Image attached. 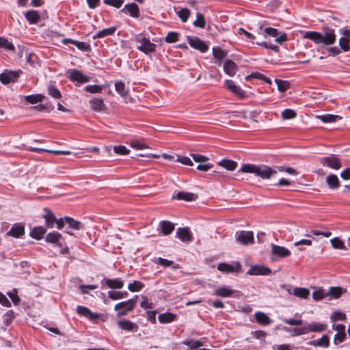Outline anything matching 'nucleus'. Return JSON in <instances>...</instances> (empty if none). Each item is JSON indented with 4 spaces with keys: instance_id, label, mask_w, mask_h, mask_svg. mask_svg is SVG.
I'll return each mask as SVG.
<instances>
[{
    "instance_id": "f257e3e1",
    "label": "nucleus",
    "mask_w": 350,
    "mask_h": 350,
    "mask_svg": "<svg viewBox=\"0 0 350 350\" xmlns=\"http://www.w3.org/2000/svg\"><path fill=\"white\" fill-rule=\"evenodd\" d=\"M304 38L313 41L316 44H322L323 46L332 45L336 41L335 30L329 27H324L323 33L306 31Z\"/></svg>"
},
{
    "instance_id": "ddd939ff",
    "label": "nucleus",
    "mask_w": 350,
    "mask_h": 350,
    "mask_svg": "<svg viewBox=\"0 0 350 350\" xmlns=\"http://www.w3.org/2000/svg\"><path fill=\"white\" fill-rule=\"evenodd\" d=\"M176 237L183 242H190L193 240V235L187 227L178 228Z\"/></svg>"
},
{
    "instance_id": "4d7b16f0",
    "label": "nucleus",
    "mask_w": 350,
    "mask_h": 350,
    "mask_svg": "<svg viewBox=\"0 0 350 350\" xmlns=\"http://www.w3.org/2000/svg\"><path fill=\"white\" fill-rule=\"evenodd\" d=\"M330 243L332 244V246L334 249L343 250L345 248L344 242L342 240H340L338 237L332 239L330 240Z\"/></svg>"
},
{
    "instance_id": "cd10ccee",
    "label": "nucleus",
    "mask_w": 350,
    "mask_h": 350,
    "mask_svg": "<svg viewBox=\"0 0 350 350\" xmlns=\"http://www.w3.org/2000/svg\"><path fill=\"white\" fill-rule=\"evenodd\" d=\"M224 72L230 77H233L237 72V65L232 60H226L224 64Z\"/></svg>"
},
{
    "instance_id": "e433bc0d",
    "label": "nucleus",
    "mask_w": 350,
    "mask_h": 350,
    "mask_svg": "<svg viewBox=\"0 0 350 350\" xmlns=\"http://www.w3.org/2000/svg\"><path fill=\"white\" fill-rule=\"evenodd\" d=\"M218 165L230 171L234 170L237 167V163L236 161L227 159L219 161Z\"/></svg>"
},
{
    "instance_id": "473e14b6",
    "label": "nucleus",
    "mask_w": 350,
    "mask_h": 350,
    "mask_svg": "<svg viewBox=\"0 0 350 350\" xmlns=\"http://www.w3.org/2000/svg\"><path fill=\"white\" fill-rule=\"evenodd\" d=\"M308 327L310 332H321L327 329V325L321 323L311 322L308 323Z\"/></svg>"
},
{
    "instance_id": "3c124183",
    "label": "nucleus",
    "mask_w": 350,
    "mask_h": 350,
    "mask_svg": "<svg viewBox=\"0 0 350 350\" xmlns=\"http://www.w3.org/2000/svg\"><path fill=\"white\" fill-rule=\"evenodd\" d=\"M177 14L182 22L185 23L187 21L191 12L188 8H181L178 12Z\"/></svg>"
},
{
    "instance_id": "a211bd4d",
    "label": "nucleus",
    "mask_w": 350,
    "mask_h": 350,
    "mask_svg": "<svg viewBox=\"0 0 350 350\" xmlns=\"http://www.w3.org/2000/svg\"><path fill=\"white\" fill-rule=\"evenodd\" d=\"M329 344V338L327 335H323L321 338L318 340H310L308 342V345H309L325 349L328 348Z\"/></svg>"
},
{
    "instance_id": "5fc2aeb1",
    "label": "nucleus",
    "mask_w": 350,
    "mask_h": 350,
    "mask_svg": "<svg viewBox=\"0 0 350 350\" xmlns=\"http://www.w3.org/2000/svg\"><path fill=\"white\" fill-rule=\"evenodd\" d=\"M296 111L291 109H286L282 112V118L283 120L293 119L296 117Z\"/></svg>"
},
{
    "instance_id": "4c0bfd02",
    "label": "nucleus",
    "mask_w": 350,
    "mask_h": 350,
    "mask_svg": "<svg viewBox=\"0 0 350 350\" xmlns=\"http://www.w3.org/2000/svg\"><path fill=\"white\" fill-rule=\"evenodd\" d=\"M44 96L42 94H31L25 96V100L29 103L36 104L42 102Z\"/></svg>"
},
{
    "instance_id": "680f3d73",
    "label": "nucleus",
    "mask_w": 350,
    "mask_h": 350,
    "mask_svg": "<svg viewBox=\"0 0 350 350\" xmlns=\"http://www.w3.org/2000/svg\"><path fill=\"white\" fill-rule=\"evenodd\" d=\"M84 90L90 93L96 94V93H100L103 88L100 85H91L85 86Z\"/></svg>"
},
{
    "instance_id": "1a4fd4ad",
    "label": "nucleus",
    "mask_w": 350,
    "mask_h": 350,
    "mask_svg": "<svg viewBox=\"0 0 350 350\" xmlns=\"http://www.w3.org/2000/svg\"><path fill=\"white\" fill-rule=\"evenodd\" d=\"M21 71H8L5 70L0 75V81L3 84H8L16 81L20 76Z\"/></svg>"
},
{
    "instance_id": "dca6fc26",
    "label": "nucleus",
    "mask_w": 350,
    "mask_h": 350,
    "mask_svg": "<svg viewBox=\"0 0 350 350\" xmlns=\"http://www.w3.org/2000/svg\"><path fill=\"white\" fill-rule=\"evenodd\" d=\"M62 239V236L60 233L57 232H53L46 234L45 241L47 243H53L59 247H62V244L61 243Z\"/></svg>"
},
{
    "instance_id": "13d9d810",
    "label": "nucleus",
    "mask_w": 350,
    "mask_h": 350,
    "mask_svg": "<svg viewBox=\"0 0 350 350\" xmlns=\"http://www.w3.org/2000/svg\"><path fill=\"white\" fill-rule=\"evenodd\" d=\"M327 296V292H324V291L322 288L316 290L312 293V298L315 301L321 300Z\"/></svg>"
},
{
    "instance_id": "6ab92c4d",
    "label": "nucleus",
    "mask_w": 350,
    "mask_h": 350,
    "mask_svg": "<svg viewBox=\"0 0 350 350\" xmlns=\"http://www.w3.org/2000/svg\"><path fill=\"white\" fill-rule=\"evenodd\" d=\"M126 11L133 18H138L139 16L140 11L139 6L135 3L126 4L122 12H126Z\"/></svg>"
},
{
    "instance_id": "2eb2a0df",
    "label": "nucleus",
    "mask_w": 350,
    "mask_h": 350,
    "mask_svg": "<svg viewBox=\"0 0 350 350\" xmlns=\"http://www.w3.org/2000/svg\"><path fill=\"white\" fill-rule=\"evenodd\" d=\"M224 85L227 89H228L231 92H232L236 96H238L241 98L245 96V92L239 85L234 84V83L232 80H226Z\"/></svg>"
},
{
    "instance_id": "338daca9",
    "label": "nucleus",
    "mask_w": 350,
    "mask_h": 350,
    "mask_svg": "<svg viewBox=\"0 0 350 350\" xmlns=\"http://www.w3.org/2000/svg\"><path fill=\"white\" fill-rule=\"evenodd\" d=\"M346 319V315L345 313L340 312V311H335L332 316V320L333 321H344Z\"/></svg>"
},
{
    "instance_id": "052dcab7",
    "label": "nucleus",
    "mask_w": 350,
    "mask_h": 350,
    "mask_svg": "<svg viewBox=\"0 0 350 350\" xmlns=\"http://www.w3.org/2000/svg\"><path fill=\"white\" fill-rule=\"evenodd\" d=\"M183 344L192 349H196L202 345V342L196 340H187L184 341Z\"/></svg>"
},
{
    "instance_id": "2f4dec72",
    "label": "nucleus",
    "mask_w": 350,
    "mask_h": 350,
    "mask_svg": "<svg viewBox=\"0 0 350 350\" xmlns=\"http://www.w3.org/2000/svg\"><path fill=\"white\" fill-rule=\"evenodd\" d=\"M105 282L110 288L120 289L124 286V281L120 278L106 279Z\"/></svg>"
},
{
    "instance_id": "4468645a",
    "label": "nucleus",
    "mask_w": 350,
    "mask_h": 350,
    "mask_svg": "<svg viewBox=\"0 0 350 350\" xmlns=\"http://www.w3.org/2000/svg\"><path fill=\"white\" fill-rule=\"evenodd\" d=\"M77 312L80 316H83L89 320H95L99 318V314L92 312L88 308L82 306H78Z\"/></svg>"
},
{
    "instance_id": "69168bd1",
    "label": "nucleus",
    "mask_w": 350,
    "mask_h": 350,
    "mask_svg": "<svg viewBox=\"0 0 350 350\" xmlns=\"http://www.w3.org/2000/svg\"><path fill=\"white\" fill-rule=\"evenodd\" d=\"M103 3L106 5L120 8L124 3V0H103Z\"/></svg>"
},
{
    "instance_id": "de8ad7c7",
    "label": "nucleus",
    "mask_w": 350,
    "mask_h": 350,
    "mask_svg": "<svg viewBox=\"0 0 350 350\" xmlns=\"http://www.w3.org/2000/svg\"><path fill=\"white\" fill-rule=\"evenodd\" d=\"M193 25L196 27L204 28L206 25V21L202 14L198 12L196 14V19L193 23Z\"/></svg>"
},
{
    "instance_id": "7ed1b4c3",
    "label": "nucleus",
    "mask_w": 350,
    "mask_h": 350,
    "mask_svg": "<svg viewBox=\"0 0 350 350\" xmlns=\"http://www.w3.org/2000/svg\"><path fill=\"white\" fill-rule=\"evenodd\" d=\"M134 40L136 42L139 44V45L137 46V49L141 52L148 55L156 51L157 45L151 42L148 38L144 36L142 33L135 35Z\"/></svg>"
},
{
    "instance_id": "09e8293b",
    "label": "nucleus",
    "mask_w": 350,
    "mask_h": 350,
    "mask_svg": "<svg viewBox=\"0 0 350 350\" xmlns=\"http://www.w3.org/2000/svg\"><path fill=\"white\" fill-rule=\"evenodd\" d=\"M72 44L75 45L77 49L84 52H90L91 51L90 45L85 42H80L78 40L73 41Z\"/></svg>"
},
{
    "instance_id": "423d86ee",
    "label": "nucleus",
    "mask_w": 350,
    "mask_h": 350,
    "mask_svg": "<svg viewBox=\"0 0 350 350\" xmlns=\"http://www.w3.org/2000/svg\"><path fill=\"white\" fill-rule=\"evenodd\" d=\"M339 33L342 36L338 40L340 47L344 52L350 51V29L342 28L339 30Z\"/></svg>"
},
{
    "instance_id": "6e6d98bb",
    "label": "nucleus",
    "mask_w": 350,
    "mask_h": 350,
    "mask_svg": "<svg viewBox=\"0 0 350 350\" xmlns=\"http://www.w3.org/2000/svg\"><path fill=\"white\" fill-rule=\"evenodd\" d=\"M116 91L122 96H124L127 94V91L125 90V85L122 81H118L115 83Z\"/></svg>"
},
{
    "instance_id": "6e6552de",
    "label": "nucleus",
    "mask_w": 350,
    "mask_h": 350,
    "mask_svg": "<svg viewBox=\"0 0 350 350\" xmlns=\"http://www.w3.org/2000/svg\"><path fill=\"white\" fill-rule=\"evenodd\" d=\"M271 273V271L268 267L262 265H253L247 272L250 275H268Z\"/></svg>"
},
{
    "instance_id": "c85d7f7f",
    "label": "nucleus",
    "mask_w": 350,
    "mask_h": 350,
    "mask_svg": "<svg viewBox=\"0 0 350 350\" xmlns=\"http://www.w3.org/2000/svg\"><path fill=\"white\" fill-rule=\"evenodd\" d=\"M25 18L30 24H36L40 19L39 13L36 10H29L25 14Z\"/></svg>"
},
{
    "instance_id": "b1692460",
    "label": "nucleus",
    "mask_w": 350,
    "mask_h": 350,
    "mask_svg": "<svg viewBox=\"0 0 350 350\" xmlns=\"http://www.w3.org/2000/svg\"><path fill=\"white\" fill-rule=\"evenodd\" d=\"M118 324L119 327L123 330L137 332L138 329V325L129 320L119 321Z\"/></svg>"
},
{
    "instance_id": "774afa93",
    "label": "nucleus",
    "mask_w": 350,
    "mask_h": 350,
    "mask_svg": "<svg viewBox=\"0 0 350 350\" xmlns=\"http://www.w3.org/2000/svg\"><path fill=\"white\" fill-rule=\"evenodd\" d=\"M213 164L208 163H200L197 166V169L200 171L206 172L213 167Z\"/></svg>"
},
{
    "instance_id": "603ef678",
    "label": "nucleus",
    "mask_w": 350,
    "mask_h": 350,
    "mask_svg": "<svg viewBox=\"0 0 350 350\" xmlns=\"http://www.w3.org/2000/svg\"><path fill=\"white\" fill-rule=\"evenodd\" d=\"M0 47L10 51H14L15 47L7 38L0 37Z\"/></svg>"
},
{
    "instance_id": "f704fd0d",
    "label": "nucleus",
    "mask_w": 350,
    "mask_h": 350,
    "mask_svg": "<svg viewBox=\"0 0 350 350\" xmlns=\"http://www.w3.org/2000/svg\"><path fill=\"white\" fill-rule=\"evenodd\" d=\"M116 30V27H111L109 28L104 29L101 31H99L96 35L93 36V38L98 39V38H103L108 36L113 35L115 31Z\"/></svg>"
},
{
    "instance_id": "8fccbe9b",
    "label": "nucleus",
    "mask_w": 350,
    "mask_h": 350,
    "mask_svg": "<svg viewBox=\"0 0 350 350\" xmlns=\"http://www.w3.org/2000/svg\"><path fill=\"white\" fill-rule=\"evenodd\" d=\"M278 89L281 92H284L290 88V83L288 81L276 79L275 80Z\"/></svg>"
},
{
    "instance_id": "20e7f679",
    "label": "nucleus",
    "mask_w": 350,
    "mask_h": 350,
    "mask_svg": "<svg viewBox=\"0 0 350 350\" xmlns=\"http://www.w3.org/2000/svg\"><path fill=\"white\" fill-rule=\"evenodd\" d=\"M138 296L135 295L133 298L129 299L126 301H121L114 306V310L117 311V317H121L126 315L129 312L132 311L136 304V301Z\"/></svg>"
},
{
    "instance_id": "393cba45",
    "label": "nucleus",
    "mask_w": 350,
    "mask_h": 350,
    "mask_svg": "<svg viewBox=\"0 0 350 350\" xmlns=\"http://www.w3.org/2000/svg\"><path fill=\"white\" fill-rule=\"evenodd\" d=\"M254 317L256 322L262 325H269L272 322L267 314L260 311L256 312Z\"/></svg>"
},
{
    "instance_id": "72a5a7b5",
    "label": "nucleus",
    "mask_w": 350,
    "mask_h": 350,
    "mask_svg": "<svg viewBox=\"0 0 350 350\" xmlns=\"http://www.w3.org/2000/svg\"><path fill=\"white\" fill-rule=\"evenodd\" d=\"M317 118L324 123L335 122L342 119L341 116L334 114L321 115L318 116Z\"/></svg>"
},
{
    "instance_id": "0e129e2a",
    "label": "nucleus",
    "mask_w": 350,
    "mask_h": 350,
    "mask_svg": "<svg viewBox=\"0 0 350 350\" xmlns=\"http://www.w3.org/2000/svg\"><path fill=\"white\" fill-rule=\"evenodd\" d=\"M155 262L158 265H160L163 266V267H168L172 266L174 264V262L172 260H170L161 257H159L157 259Z\"/></svg>"
},
{
    "instance_id": "4be33fe9",
    "label": "nucleus",
    "mask_w": 350,
    "mask_h": 350,
    "mask_svg": "<svg viewBox=\"0 0 350 350\" xmlns=\"http://www.w3.org/2000/svg\"><path fill=\"white\" fill-rule=\"evenodd\" d=\"M235 293L234 290L231 289L229 286H223L215 290L213 294L221 297H230Z\"/></svg>"
},
{
    "instance_id": "412c9836",
    "label": "nucleus",
    "mask_w": 350,
    "mask_h": 350,
    "mask_svg": "<svg viewBox=\"0 0 350 350\" xmlns=\"http://www.w3.org/2000/svg\"><path fill=\"white\" fill-rule=\"evenodd\" d=\"M90 107L96 112H100L105 109V105L102 98H94L89 101Z\"/></svg>"
},
{
    "instance_id": "a19ab883",
    "label": "nucleus",
    "mask_w": 350,
    "mask_h": 350,
    "mask_svg": "<svg viewBox=\"0 0 350 350\" xmlns=\"http://www.w3.org/2000/svg\"><path fill=\"white\" fill-rule=\"evenodd\" d=\"M326 183L331 189H336L339 187V180L336 175L330 174L326 178Z\"/></svg>"
},
{
    "instance_id": "bf43d9fd",
    "label": "nucleus",
    "mask_w": 350,
    "mask_h": 350,
    "mask_svg": "<svg viewBox=\"0 0 350 350\" xmlns=\"http://www.w3.org/2000/svg\"><path fill=\"white\" fill-rule=\"evenodd\" d=\"M48 93L51 96L55 98H60L62 97L60 91L53 85L49 86Z\"/></svg>"
},
{
    "instance_id": "bb28decb",
    "label": "nucleus",
    "mask_w": 350,
    "mask_h": 350,
    "mask_svg": "<svg viewBox=\"0 0 350 350\" xmlns=\"http://www.w3.org/2000/svg\"><path fill=\"white\" fill-rule=\"evenodd\" d=\"M45 215L44 218L45 219V226L48 228H52L56 221L55 215L48 208H44Z\"/></svg>"
},
{
    "instance_id": "5701e85b",
    "label": "nucleus",
    "mask_w": 350,
    "mask_h": 350,
    "mask_svg": "<svg viewBox=\"0 0 350 350\" xmlns=\"http://www.w3.org/2000/svg\"><path fill=\"white\" fill-rule=\"evenodd\" d=\"M271 252L273 254L279 257L284 258L291 255V252L286 247L274 245H271Z\"/></svg>"
},
{
    "instance_id": "9b49d317",
    "label": "nucleus",
    "mask_w": 350,
    "mask_h": 350,
    "mask_svg": "<svg viewBox=\"0 0 350 350\" xmlns=\"http://www.w3.org/2000/svg\"><path fill=\"white\" fill-rule=\"evenodd\" d=\"M241 265L237 262L235 266L226 262L219 263L217 265V269L224 273H239L241 270Z\"/></svg>"
},
{
    "instance_id": "49530a36",
    "label": "nucleus",
    "mask_w": 350,
    "mask_h": 350,
    "mask_svg": "<svg viewBox=\"0 0 350 350\" xmlns=\"http://www.w3.org/2000/svg\"><path fill=\"white\" fill-rule=\"evenodd\" d=\"M213 55L215 58L221 61L226 56L227 52L221 48L217 46L213 48Z\"/></svg>"
},
{
    "instance_id": "864d4df0",
    "label": "nucleus",
    "mask_w": 350,
    "mask_h": 350,
    "mask_svg": "<svg viewBox=\"0 0 350 350\" xmlns=\"http://www.w3.org/2000/svg\"><path fill=\"white\" fill-rule=\"evenodd\" d=\"M179 33L175 31H170L165 38L167 43H174L178 40Z\"/></svg>"
},
{
    "instance_id": "37998d69",
    "label": "nucleus",
    "mask_w": 350,
    "mask_h": 350,
    "mask_svg": "<svg viewBox=\"0 0 350 350\" xmlns=\"http://www.w3.org/2000/svg\"><path fill=\"white\" fill-rule=\"evenodd\" d=\"M46 230L43 227L34 228L30 232V236L36 239H40L45 234Z\"/></svg>"
},
{
    "instance_id": "58836bf2",
    "label": "nucleus",
    "mask_w": 350,
    "mask_h": 350,
    "mask_svg": "<svg viewBox=\"0 0 350 350\" xmlns=\"http://www.w3.org/2000/svg\"><path fill=\"white\" fill-rule=\"evenodd\" d=\"M31 150L36 152H46L49 153H51L53 154H64V155H69L71 154L72 152L69 150H49V149H43V148H32Z\"/></svg>"
},
{
    "instance_id": "c9c22d12",
    "label": "nucleus",
    "mask_w": 350,
    "mask_h": 350,
    "mask_svg": "<svg viewBox=\"0 0 350 350\" xmlns=\"http://www.w3.org/2000/svg\"><path fill=\"white\" fill-rule=\"evenodd\" d=\"M64 220L65 223L67 224L72 229L79 230L83 228V224L80 221L75 220L72 217H65Z\"/></svg>"
},
{
    "instance_id": "0eeeda50",
    "label": "nucleus",
    "mask_w": 350,
    "mask_h": 350,
    "mask_svg": "<svg viewBox=\"0 0 350 350\" xmlns=\"http://www.w3.org/2000/svg\"><path fill=\"white\" fill-rule=\"evenodd\" d=\"M236 240L241 244L248 245L254 243V234L251 231L241 230L236 233Z\"/></svg>"
},
{
    "instance_id": "c756f323",
    "label": "nucleus",
    "mask_w": 350,
    "mask_h": 350,
    "mask_svg": "<svg viewBox=\"0 0 350 350\" xmlns=\"http://www.w3.org/2000/svg\"><path fill=\"white\" fill-rule=\"evenodd\" d=\"M176 317V314L174 313L164 312L159 315L158 320L161 323H169L174 321Z\"/></svg>"
},
{
    "instance_id": "e2e57ef3",
    "label": "nucleus",
    "mask_w": 350,
    "mask_h": 350,
    "mask_svg": "<svg viewBox=\"0 0 350 350\" xmlns=\"http://www.w3.org/2000/svg\"><path fill=\"white\" fill-rule=\"evenodd\" d=\"M113 151L115 153L120 155L128 154L130 150L124 146H115L113 147Z\"/></svg>"
},
{
    "instance_id": "79ce46f5",
    "label": "nucleus",
    "mask_w": 350,
    "mask_h": 350,
    "mask_svg": "<svg viewBox=\"0 0 350 350\" xmlns=\"http://www.w3.org/2000/svg\"><path fill=\"white\" fill-rule=\"evenodd\" d=\"M310 333L308 323L304 324L301 327H297L293 328V336H298L301 335H304Z\"/></svg>"
},
{
    "instance_id": "f03ea898",
    "label": "nucleus",
    "mask_w": 350,
    "mask_h": 350,
    "mask_svg": "<svg viewBox=\"0 0 350 350\" xmlns=\"http://www.w3.org/2000/svg\"><path fill=\"white\" fill-rule=\"evenodd\" d=\"M239 172L254 174L255 176L266 180L271 178L277 174L275 170L265 165L245 164L243 165Z\"/></svg>"
},
{
    "instance_id": "aec40b11",
    "label": "nucleus",
    "mask_w": 350,
    "mask_h": 350,
    "mask_svg": "<svg viewBox=\"0 0 350 350\" xmlns=\"http://www.w3.org/2000/svg\"><path fill=\"white\" fill-rule=\"evenodd\" d=\"M158 229L160 230L162 234L167 236L174 230V224L169 221L163 220L159 223Z\"/></svg>"
},
{
    "instance_id": "f3484780",
    "label": "nucleus",
    "mask_w": 350,
    "mask_h": 350,
    "mask_svg": "<svg viewBox=\"0 0 350 350\" xmlns=\"http://www.w3.org/2000/svg\"><path fill=\"white\" fill-rule=\"evenodd\" d=\"M69 78L71 81L81 83L89 82L90 80L89 77L84 75L81 72L77 70H71Z\"/></svg>"
},
{
    "instance_id": "ea45409f",
    "label": "nucleus",
    "mask_w": 350,
    "mask_h": 350,
    "mask_svg": "<svg viewBox=\"0 0 350 350\" xmlns=\"http://www.w3.org/2000/svg\"><path fill=\"white\" fill-rule=\"evenodd\" d=\"M293 294L297 297L306 299L310 295V291L306 288L296 287L294 288Z\"/></svg>"
},
{
    "instance_id": "c03bdc74",
    "label": "nucleus",
    "mask_w": 350,
    "mask_h": 350,
    "mask_svg": "<svg viewBox=\"0 0 350 350\" xmlns=\"http://www.w3.org/2000/svg\"><path fill=\"white\" fill-rule=\"evenodd\" d=\"M144 287V284L137 280H134L133 282L129 283L128 285V289L131 292H139L142 290Z\"/></svg>"
},
{
    "instance_id": "a878e982",
    "label": "nucleus",
    "mask_w": 350,
    "mask_h": 350,
    "mask_svg": "<svg viewBox=\"0 0 350 350\" xmlns=\"http://www.w3.org/2000/svg\"><path fill=\"white\" fill-rule=\"evenodd\" d=\"M346 291L345 288L340 286H332L329 288L327 294V296L330 297V299H338Z\"/></svg>"
},
{
    "instance_id": "39448f33",
    "label": "nucleus",
    "mask_w": 350,
    "mask_h": 350,
    "mask_svg": "<svg viewBox=\"0 0 350 350\" xmlns=\"http://www.w3.org/2000/svg\"><path fill=\"white\" fill-rule=\"evenodd\" d=\"M319 161L323 166L334 170H339L342 166L340 158L334 154H331L327 157H321Z\"/></svg>"
},
{
    "instance_id": "a18cd8bd",
    "label": "nucleus",
    "mask_w": 350,
    "mask_h": 350,
    "mask_svg": "<svg viewBox=\"0 0 350 350\" xmlns=\"http://www.w3.org/2000/svg\"><path fill=\"white\" fill-rule=\"evenodd\" d=\"M128 296L127 292H121V291H109L108 297L112 300H118L120 299L125 298Z\"/></svg>"
},
{
    "instance_id": "9d476101",
    "label": "nucleus",
    "mask_w": 350,
    "mask_h": 350,
    "mask_svg": "<svg viewBox=\"0 0 350 350\" xmlns=\"http://www.w3.org/2000/svg\"><path fill=\"white\" fill-rule=\"evenodd\" d=\"M188 42L189 45L197 50H199L200 51L204 53L208 50L207 45L200 40V38L197 37H187Z\"/></svg>"
},
{
    "instance_id": "f8f14e48",
    "label": "nucleus",
    "mask_w": 350,
    "mask_h": 350,
    "mask_svg": "<svg viewBox=\"0 0 350 350\" xmlns=\"http://www.w3.org/2000/svg\"><path fill=\"white\" fill-rule=\"evenodd\" d=\"M25 234V226L21 223L14 224L11 229L7 232V236L14 238H20Z\"/></svg>"
},
{
    "instance_id": "7c9ffc66",
    "label": "nucleus",
    "mask_w": 350,
    "mask_h": 350,
    "mask_svg": "<svg viewBox=\"0 0 350 350\" xmlns=\"http://www.w3.org/2000/svg\"><path fill=\"white\" fill-rule=\"evenodd\" d=\"M173 198H176L179 200H185L191 202L196 198V196L191 192L179 191Z\"/></svg>"
}]
</instances>
